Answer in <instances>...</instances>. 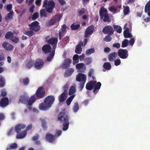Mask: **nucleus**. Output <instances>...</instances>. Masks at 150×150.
<instances>
[{
    "label": "nucleus",
    "mask_w": 150,
    "mask_h": 150,
    "mask_svg": "<svg viewBox=\"0 0 150 150\" xmlns=\"http://www.w3.org/2000/svg\"><path fill=\"white\" fill-rule=\"evenodd\" d=\"M12 8V5L11 4L8 5L6 7V10L8 11H10Z\"/></svg>",
    "instance_id": "nucleus-61"
},
{
    "label": "nucleus",
    "mask_w": 150,
    "mask_h": 150,
    "mask_svg": "<svg viewBox=\"0 0 150 150\" xmlns=\"http://www.w3.org/2000/svg\"><path fill=\"white\" fill-rule=\"evenodd\" d=\"M67 93H62L59 97V101L62 102L64 101L67 98Z\"/></svg>",
    "instance_id": "nucleus-30"
},
{
    "label": "nucleus",
    "mask_w": 150,
    "mask_h": 150,
    "mask_svg": "<svg viewBox=\"0 0 150 150\" xmlns=\"http://www.w3.org/2000/svg\"><path fill=\"white\" fill-rule=\"evenodd\" d=\"M57 118L61 122H63V130L64 131L67 130L69 127V117L68 115L66 113L64 110L59 112Z\"/></svg>",
    "instance_id": "nucleus-1"
},
{
    "label": "nucleus",
    "mask_w": 150,
    "mask_h": 150,
    "mask_svg": "<svg viewBox=\"0 0 150 150\" xmlns=\"http://www.w3.org/2000/svg\"><path fill=\"white\" fill-rule=\"evenodd\" d=\"M91 62L92 59L90 58H87L85 60V62L86 65L89 64L91 63Z\"/></svg>",
    "instance_id": "nucleus-55"
},
{
    "label": "nucleus",
    "mask_w": 150,
    "mask_h": 150,
    "mask_svg": "<svg viewBox=\"0 0 150 150\" xmlns=\"http://www.w3.org/2000/svg\"><path fill=\"white\" fill-rule=\"evenodd\" d=\"M103 67L106 70H110L111 68V66L109 62H105L103 65Z\"/></svg>",
    "instance_id": "nucleus-41"
},
{
    "label": "nucleus",
    "mask_w": 150,
    "mask_h": 150,
    "mask_svg": "<svg viewBox=\"0 0 150 150\" xmlns=\"http://www.w3.org/2000/svg\"><path fill=\"white\" fill-rule=\"evenodd\" d=\"M124 35L125 38H131L132 36V34L129 32L124 33Z\"/></svg>",
    "instance_id": "nucleus-58"
},
{
    "label": "nucleus",
    "mask_w": 150,
    "mask_h": 150,
    "mask_svg": "<svg viewBox=\"0 0 150 150\" xmlns=\"http://www.w3.org/2000/svg\"><path fill=\"white\" fill-rule=\"evenodd\" d=\"M79 55H78L75 54L74 55L73 57V64H75L79 62Z\"/></svg>",
    "instance_id": "nucleus-43"
},
{
    "label": "nucleus",
    "mask_w": 150,
    "mask_h": 150,
    "mask_svg": "<svg viewBox=\"0 0 150 150\" xmlns=\"http://www.w3.org/2000/svg\"><path fill=\"white\" fill-rule=\"evenodd\" d=\"M74 71V69L73 68H67L64 73V77H66L70 76Z\"/></svg>",
    "instance_id": "nucleus-26"
},
{
    "label": "nucleus",
    "mask_w": 150,
    "mask_h": 150,
    "mask_svg": "<svg viewBox=\"0 0 150 150\" xmlns=\"http://www.w3.org/2000/svg\"><path fill=\"white\" fill-rule=\"evenodd\" d=\"M62 16L59 14L55 15L50 20L49 24L50 25H52L57 21H59L62 18Z\"/></svg>",
    "instance_id": "nucleus-11"
},
{
    "label": "nucleus",
    "mask_w": 150,
    "mask_h": 150,
    "mask_svg": "<svg viewBox=\"0 0 150 150\" xmlns=\"http://www.w3.org/2000/svg\"><path fill=\"white\" fill-rule=\"evenodd\" d=\"M99 15L100 19L103 18L104 22H110V18L106 9L104 8H101L99 11Z\"/></svg>",
    "instance_id": "nucleus-6"
},
{
    "label": "nucleus",
    "mask_w": 150,
    "mask_h": 150,
    "mask_svg": "<svg viewBox=\"0 0 150 150\" xmlns=\"http://www.w3.org/2000/svg\"><path fill=\"white\" fill-rule=\"evenodd\" d=\"M55 6V3L52 0L48 1L47 0H45L43 1L42 7L46 8L47 12L48 13H52Z\"/></svg>",
    "instance_id": "nucleus-5"
},
{
    "label": "nucleus",
    "mask_w": 150,
    "mask_h": 150,
    "mask_svg": "<svg viewBox=\"0 0 150 150\" xmlns=\"http://www.w3.org/2000/svg\"><path fill=\"white\" fill-rule=\"evenodd\" d=\"M76 69L79 70L80 71L82 72H84L86 70V67L83 63H78L76 66Z\"/></svg>",
    "instance_id": "nucleus-19"
},
{
    "label": "nucleus",
    "mask_w": 150,
    "mask_h": 150,
    "mask_svg": "<svg viewBox=\"0 0 150 150\" xmlns=\"http://www.w3.org/2000/svg\"><path fill=\"white\" fill-rule=\"evenodd\" d=\"M43 87L42 86L39 88L37 90L34 95H35L38 99H40L44 97L45 92L43 91Z\"/></svg>",
    "instance_id": "nucleus-9"
},
{
    "label": "nucleus",
    "mask_w": 150,
    "mask_h": 150,
    "mask_svg": "<svg viewBox=\"0 0 150 150\" xmlns=\"http://www.w3.org/2000/svg\"><path fill=\"white\" fill-rule=\"evenodd\" d=\"M69 87L68 84H66L64 85L63 87V89L64 90L63 92L65 93H67V90Z\"/></svg>",
    "instance_id": "nucleus-59"
},
{
    "label": "nucleus",
    "mask_w": 150,
    "mask_h": 150,
    "mask_svg": "<svg viewBox=\"0 0 150 150\" xmlns=\"http://www.w3.org/2000/svg\"><path fill=\"white\" fill-rule=\"evenodd\" d=\"M86 11V9L84 8H82L81 9H78L77 10L78 16H80L84 13Z\"/></svg>",
    "instance_id": "nucleus-44"
},
{
    "label": "nucleus",
    "mask_w": 150,
    "mask_h": 150,
    "mask_svg": "<svg viewBox=\"0 0 150 150\" xmlns=\"http://www.w3.org/2000/svg\"><path fill=\"white\" fill-rule=\"evenodd\" d=\"M94 71L92 69H91L89 70L88 73V77H91L94 74Z\"/></svg>",
    "instance_id": "nucleus-62"
},
{
    "label": "nucleus",
    "mask_w": 150,
    "mask_h": 150,
    "mask_svg": "<svg viewBox=\"0 0 150 150\" xmlns=\"http://www.w3.org/2000/svg\"><path fill=\"white\" fill-rule=\"evenodd\" d=\"M13 11H10L7 15V16H6L5 19L6 20L8 21L9 19H12L13 18Z\"/></svg>",
    "instance_id": "nucleus-42"
},
{
    "label": "nucleus",
    "mask_w": 150,
    "mask_h": 150,
    "mask_svg": "<svg viewBox=\"0 0 150 150\" xmlns=\"http://www.w3.org/2000/svg\"><path fill=\"white\" fill-rule=\"evenodd\" d=\"M69 41V36H66L63 39V42L65 44H67Z\"/></svg>",
    "instance_id": "nucleus-57"
},
{
    "label": "nucleus",
    "mask_w": 150,
    "mask_h": 150,
    "mask_svg": "<svg viewBox=\"0 0 150 150\" xmlns=\"http://www.w3.org/2000/svg\"><path fill=\"white\" fill-rule=\"evenodd\" d=\"M14 35L13 33L11 31H8L6 33L5 38L7 39L11 40Z\"/></svg>",
    "instance_id": "nucleus-32"
},
{
    "label": "nucleus",
    "mask_w": 150,
    "mask_h": 150,
    "mask_svg": "<svg viewBox=\"0 0 150 150\" xmlns=\"http://www.w3.org/2000/svg\"><path fill=\"white\" fill-rule=\"evenodd\" d=\"M124 9L123 10L124 14L125 15H128L129 12V8L128 6H123Z\"/></svg>",
    "instance_id": "nucleus-46"
},
{
    "label": "nucleus",
    "mask_w": 150,
    "mask_h": 150,
    "mask_svg": "<svg viewBox=\"0 0 150 150\" xmlns=\"http://www.w3.org/2000/svg\"><path fill=\"white\" fill-rule=\"evenodd\" d=\"M40 13L41 17H46L47 16L45 9H41L40 11Z\"/></svg>",
    "instance_id": "nucleus-47"
},
{
    "label": "nucleus",
    "mask_w": 150,
    "mask_h": 150,
    "mask_svg": "<svg viewBox=\"0 0 150 150\" xmlns=\"http://www.w3.org/2000/svg\"><path fill=\"white\" fill-rule=\"evenodd\" d=\"M55 136L49 133L46 134L45 137L46 140L50 143L53 142L55 140Z\"/></svg>",
    "instance_id": "nucleus-18"
},
{
    "label": "nucleus",
    "mask_w": 150,
    "mask_h": 150,
    "mask_svg": "<svg viewBox=\"0 0 150 150\" xmlns=\"http://www.w3.org/2000/svg\"><path fill=\"white\" fill-rule=\"evenodd\" d=\"M5 84V79L2 75H0V87H4Z\"/></svg>",
    "instance_id": "nucleus-37"
},
{
    "label": "nucleus",
    "mask_w": 150,
    "mask_h": 150,
    "mask_svg": "<svg viewBox=\"0 0 150 150\" xmlns=\"http://www.w3.org/2000/svg\"><path fill=\"white\" fill-rule=\"evenodd\" d=\"M94 30V27L93 25H91L89 26L86 29L84 37L86 38L90 35L93 34Z\"/></svg>",
    "instance_id": "nucleus-14"
},
{
    "label": "nucleus",
    "mask_w": 150,
    "mask_h": 150,
    "mask_svg": "<svg viewBox=\"0 0 150 150\" xmlns=\"http://www.w3.org/2000/svg\"><path fill=\"white\" fill-rule=\"evenodd\" d=\"M39 17L38 13L37 12L35 13L32 15V20L33 21L35 20Z\"/></svg>",
    "instance_id": "nucleus-56"
},
{
    "label": "nucleus",
    "mask_w": 150,
    "mask_h": 150,
    "mask_svg": "<svg viewBox=\"0 0 150 150\" xmlns=\"http://www.w3.org/2000/svg\"><path fill=\"white\" fill-rule=\"evenodd\" d=\"M29 98L28 96L25 95L21 96L19 98V102L21 103L26 104L29 100Z\"/></svg>",
    "instance_id": "nucleus-24"
},
{
    "label": "nucleus",
    "mask_w": 150,
    "mask_h": 150,
    "mask_svg": "<svg viewBox=\"0 0 150 150\" xmlns=\"http://www.w3.org/2000/svg\"><path fill=\"white\" fill-rule=\"evenodd\" d=\"M26 127L25 124H20L17 125L15 127V129L17 133L20 132L22 129H24Z\"/></svg>",
    "instance_id": "nucleus-23"
},
{
    "label": "nucleus",
    "mask_w": 150,
    "mask_h": 150,
    "mask_svg": "<svg viewBox=\"0 0 150 150\" xmlns=\"http://www.w3.org/2000/svg\"><path fill=\"white\" fill-rule=\"evenodd\" d=\"M145 10L147 13L148 16L150 17V0L148 2L145 7Z\"/></svg>",
    "instance_id": "nucleus-31"
},
{
    "label": "nucleus",
    "mask_w": 150,
    "mask_h": 150,
    "mask_svg": "<svg viewBox=\"0 0 150 150\" xmlns=\"http://www.w3.org/2000/svg\"><path fill=\"white\" fill-rule=\"evenodd\" d=\"M76 92V86L75 85L71 86L69 92V95L71 96L74 95Z\"/></svg>",
    "instance_id": "nucleus-28"
},
{
    "label": "nucleus",
    "mask_w": 150,
    "mask_h": 150,
    "mask_svg": "<svg viewBox=\"0 0 150 150\" xmlns=\"http://www.w3.org/2000/svg\"><path fill=\"white\" fill-rule=\"evenodd\" d=\"M67 26L65 24L62 25L61 28V30L59 31V39L60 40H61L62 37H63V34L66 31Z\"/></svg>",
    "instance_id": "nucleus-22"
},
{
    "label": "nucleus",
    "mask_w": 150,
    "mask_h": 150,
    "mask_svg": "<svg viewBox=\"0 0 150 150\" xmlns=\"http://www.w3.org/2000/svg\"><path fill=\"white\" fill-rule=\"evenodd\" d=\"M111 35L108 34L103 39V40L107 42H109L111 41L112 39V38L110 36Z\"/></svg>",
    "instance_id": "nucleus-50"
},
{
    "label": "nucleus",
    "mask_w": 150,
    "mask_h": 150,
    "mask_svg": "<svg viewBox=\"0 0 150 150\" xmlns=\"http://www.w3.org/2000/svg\"><path fill=\"white\" fill-rule=\"evenodd\" d=\"M114 31L112 27L110 25L105 26L102 30V32L104 34L110 35H113Z\"/></svg>",
    "instance_id": "nucleus-10"
},
{
    "label": "nucleus",
    "mask_w": 150,
    "mask_h": 150,
    "mask_svg": "<svg viewBox=\"0 0 150 150\" xmlns=\"http://www.w3.org/2000/svg\"><path fill=\"white\" fill-rule=\"evenodd\" d=\"M54 100V98L53 96L50 95L47 96L44 99V103L40 104L39 109L43 110L48 109L53 103Z\"/></svg>",
    "instance_id": "nucleus-2"
},
{
    "label": "nucleus",
    "mask_w": 150,
    "mask_h": 150,
    "mask_svg": "<svg viewBox=\"0 0 150 150\" xmlns=\"http://www.w3.org/2000/svg\"><path fill=\"white\" fill-rule=\"evenodd\" d=\"M36 100V99L35 95H33L30 98H29V100L28 101V104L27 105H28L30 106H31Z\"/></svg>",
    "instance_id": "nucleus-29"
},
{
    "label": "nucleus",
    "mask_w": 150,
    "mask_h": 150,
    "mask_svg": "<svg viewBox=\"0 0 150 150\" xmlns=\"http://www.w3.org/2000/svg\"><path fill=\"white\" fill-rule=\"evenodd\" d=\"M71 62V60L69 58H66L64 60V62L62 65L63 69H66L69 67L70 64Z\"/></svg>",
    "instance_id": "nucleus-20"
},
{
    "label": "nucleus",
    "mask_w": 150,
    "mask_h": 150,
    "mask_svg": "<svg viewBox=\"0 0 150 150\" xmlns=\"http://www.w3.org/2000/svg\"><path fill=\"white\" fill-rule=\"evenodd\" d=\"M58 39L57 38H51L48 40H47V43L53 45L52 50H55L56 48Z\"/></svg>",
    "instance_id": "nucleus-13"
},
{
    "label": "nucleus",
    "mask_w": 150,
    "mask_h": 150,
    "mask_svg": "<svg viewBox=\"0 0 150 150\" xmlns=\"http://www.w3.org/2000/svg\"><path fill=\"white\" fill-rule=\"evenodd\" d=\"M55 51V50H52V52L47 57L46 60L47 61L50 62L53 59Z\"/></svg>",
    "instance_id": "nucleus-36"
},
{
    "label": "nucleus",
    "mask_w": 150,
    "mask_h": 150,
    "mask_svg": "<svg viewBox=\"0 0 150 150\" xmlns=\"http://www.w3.org/2000/svg\"><path fill=\"white\" fill-rule=\"evenodd\" d=\"M109 10L111 12H113V13H115L117 10V8L115 6H112L109 8Z\"/></svg>",
    "instance_id": "nucleus-54"
},
{
    "label": "nucleus",
    "mask_w": 150,
    "mask_h": 150,
    "mask_svg": "<svg viewBox=\"0 0 150 150\" xmlns=\"http://www.w3.org/2000/svg\"><path fill=\"white\" fill-rule=\"evenodd\" d=\"M95 50L94 48H91L88 49L86 50V55H89L95 52Z\"/></svg>",
    "instance_id": "nucleus-45"
},
{
    "label": "nucleus",
    "mask_w": 150,
    "mask_h": 150,
    "mask_svg": "<svg viewBox=\"0 0 150 150\" xmlns=\"http://www.w3.org/2000/svg\"><path fill=\"white\" fill-rule=\"evenodd\" d=\"M83 46V42L82 41L80 42L76 46L75 50V52L76 53L79 54H80L82 51V48L81 46Z\"/></svg>",
    "instance_id": "nucleus-17"
},
{
    "label": "nucleus",
    "mask_w": 150,
    "mask_h": 150,
    "mask_svg": "<svg viewBox=\"0 0 150 150\" xmlns=\"http://www.w3.org/2000/svg\"><path fill=\"white\" fill-rule=\"evenodd\" d=\"M18 145L16 143H14L10 145L6 148V150H11L17 148Z\"/></svg>",
    "instance_id": "nucleus-35"
},
{
    "label": "nucleus",
    "mask_w": 150,
    "mask_h": 150,
    "mask_svg": "<svg viewBox=\"0 0 150 150\" xmlns=\"http://www.w3.org/2000/svg\"><path fill=\"white\" fill-rule=\"evenodd\" d=\"M2 46L5 50L7 51H11L14 48L13 45L7 42H4L2 43Z\"/></svg>",
    "instance_id": "nucleus-15"
},
{
    "label": "nucleus",
    "mask_w": 150,
    "mask_h": 150,
    "mask_svg": "<svg viewBox=\"0 0 150 150\" xmlns=\"http://www.w3.org/2000/svg\"><path fill=\"white\" fill-rule=\"evenodd\" d=\"M113 47L118 49L120 47V45L119 43H115L113 44Z\"/></svg>",
    "instance_id": "nucleus-64"
},
{
    "label": "nucleus",
    "mask_w": 150,
    "mask_h": 150,
    "mask_svg": "<svg viewBox=\"0 0 150 150\" xmlns=\"http://www.w3.org/2000/svg\"><path fill=\"white\" fill-rule=\"evenodd\" d=\"M19 81L21 83L23 82V85L27 86L29 84L30 80L28 78L26 77L23 79H20Z\"/></svg>",
    "instance_id": "nucleus-34"
},
{
    "label": "nucleus",
    "mask_w": 150,
    "mask_h": 150,
    "mask_svg": "<svg viewBox=\"0 0 150 150\" xmlns=\"http://www.w3.org/2000/svg\"><path fill=\"white\" fill-rule=\"evenodd\" d=\"M87 79L86 76L82 73H79L76 76V81L80 82L79 88L81 91L84 86Z\"/></svg>",
    "instance_id": "nucleus-4"
},
{
    "label": "nucleus",
    "mask_w": 150,
    "mask_h": 150,
    "mask_svg": "<svg viewBox=\"0 0 150 150\" xmlns=\"http://www.w3.org/2000/svg\"><path fill=\"white\" fill-rule=\"evenodd\" d=\"M117 54L120 58L126 59L128 56V51L127 49H120L118 51Z\"/></svg>",
    "instance_id": "nucleus-8"
},
{
    "label": "nucleus",
    "mask_w": 150,
    "mask_h": 150,
    "mask_svg": "<svg viewBox=\"0 0 150 150\" xmlns=\"http://www.w3.org/2000/svg\"><path fill=\"white\" fill-rule=\"evenodd\" d=\"M5 115L4 113H0V120H4L5 119Z\"/></svg>",
    "instance_id": "nucleus-63"
},
{
    "label": "nucleus",
    "mask_w": 150,
    "mask_h": 150,
    "mask_svg": "<svg viewBox=\"0 0 150 150\" xmlns=\"http://www.w3.org/2000/svg\"><path fill=\"white\" fill-rule=\"evenodd\" d=\"M80 27V24H75L74 23H73L70 25V28L72 30H78Z\"/></svg>",
    "instance_id": "nucleus-33"
},
{
    "label": "nucleus",
    "mask_w": 150,
    "mask_h": 150,
    "mask_svg": "<svg viewBox=\"0 0 150 150\" xmlns=\"http://www.w3.org/2000/svg\"><path fill=\"white\" fill-rule=\"evenodd\" d=\"M24 34L29 37H30L34 35V33L32 30H30L25 31L24 32Z\"/></svg>",
    "instance_id": "nucleus-40"
},
{
    "label": "nucleus",
    "mask_w": 150,
    "mask_h": 150,
    "mask_svg": "<svg viewBox=\"0 0 150 150\" xmlns=\"http://www.w3.org/2000/svg\"><path fill=\"white\" fill-rule=\"evenodd\" d=\"M129 41L128 40L125 39L122 42V43L121 47L124 48L127 47L129 44Z\"/></svg>",
    "instance_id": "nucleus-48"
},
{
    "label": "nucleus",
    "mask_w": 150,
    "mask_h": 150,
    "mask_svg": "<svg viewBox=\"0 0 150 150\" xmlns=\"http://www.w3.org/2000/svg\"><path fill=\"white\" fill-rule=\"evenodd\" d=\"M51 47L48 44L43 45L42 47V50L45 53H47L50 52Z\"/></svg>",
    "instance_id": "nucleus-21"
},
{
    "label": "nucleus",
    "mask_w": 150,
    "mask_h": 150,
    "mask_svg": "<svg viewBox=\"0 0 150 150\" xmlns=\"http://www.w3.org/2000/svg\"><path fill=\"white\" fill-rule=\"evenodd\" d=\"M113 27L116 32L119 33H120L122 32V28L120 26L117 25H113Z\"/></svg>",
    "instance_id": "nucleus-38"
},
{
    "label": "nucleus",
    "mask_w": 150,
    "mask_h": 150,
    "mask_svg": "<svg viewBox=\"0 0 150 150\" xmlns=\"http://www.w3.org/2000/svg\"><path fill=\"white\" fill-rule=\"evenodd\" d=\"M79 109V106L78 103L77 102H76L74 103V105L73 108V111L74 112H77Z\"/></svg>",
    "instance_id": "nucleus-51"
},
{
    "label": "nucleus",
    "mask_w": 150,
    "mask_h": 150,
    "mask_svg": "<svg viewBox=\"0 0 150 150\" xmlns=\"http://www.w3.org/2000/svg\"><path fill=\"white\" fill-rule=\"evenodd\" d=\"M117 56V53L115 52H113L110 53L108 57V59L110 61H114Z\"/></svg>",
    "instance_id": "nucleus-25"
},
{
    "label": "nucleus",
    "mask_w": 150,
    "mask_h": 150,
    "mask_svg": "<svg viewBox=\"0 0 150 150\" xmlns=\"http://www.w3.org/2000/svg\"><path fill=\"white\" fill-rule=\"evenodd\" d=\"M115 65L116 66L119 65L121 63V61L120 59H117L114 61Z\"/></svg>",
    "instance_id": "nucleus-60"
},
{
    "label": "nucleus",
    "mask_w": 150,
    "mask_h": 150,
    "mask_svg": "<svg viewBox=\"0 0 150 150\" xmlns=\"http://www.w3.org/2000/svg\"><path fill=\"white\" fill-rule=\"evenodd\" d=\"M101 84L100 82L91 80L88 82L86 85V88L87 90H91L94 88L93 92L96 93L100 88Z\"/></svg>",
    "instance_id": "nucleus-3"
},
{
    "label": "nucleus",
    "mask_w": 150,
    "mask_h": 150,
    "mask_svg": "<svg viewBox=\"0 0 150 150\" xmlns=\"http://www.w3.org/2000/svg\"><path fill=\"white\" fill-rule=\"evenodd\" d=\"M41 121L42 124V127L43 129L44 130L46 129H47V127L46 126V121L44 119H42L41 120Z\"/></svg>",
    "instance_id": "nucleus-52"
},
{
    "label": "nucleus",
    "mask_w": 150,
    "mask_h": 150,
    "mask_svg": "<svg viewBox=\"0 0 150 150\" xmlns=\"http://www.w3.org/2000/svg\"><path fill=\"white\" fill-rule=\"evenodd\" d=\"M10 40L15 43H17L19 41V39L18 37L13 35Z\"/></svg>",
    "instance_id": "nucleus-53"
},
{
    "label": "nucleus",
    "mask_w": 150,
    "mask_h": 150,
    "mask_svg": "<svg viewBox=\"0 0 150 150\" xmlns=\"http://www.w3.org/2000/svg\"><path fill=\"white\" fill-rule=\"evenodd\" d=\"M75 94L71 96L69 98H67L66 100V103L67 105L69 106L70 104L71 101L75 97Z\"/></svg>",
    "instance_id": "nucleus-39"
},
{
    "label": "nucleus",
    "mask_w": 150,
    "mask_h": 150,
    "mask_svg": "<svg viewBox=\"0 0 150 150\" xmlns=\"http://www.w3.org/2000/svg\"><path fill=\"white\" fill-rule=\"evenodd\" d=\"M8 99L6 97L0 100V107L1 108H5L9 104Z\"/></svg>",
    "instance_id": "nucleus-16"
},
{
    "label": "nucleus",
    "mask_w": 150,
    "mask_h": 150,
    "mask_svg": "<svg viewBox=\"0 0 150 150\" xmlns=\"http://www.w3.org/2000/svg\"><path fill=\"white\" fill-rule=\"evenodd\" d=\"M44 66V62L40 58L37 59L34 63V67L38 69H40Z\"/></svg>",
    "instance_id": "nucleus-12"
},
{
    "label": "nucleus",
    "mask_w": 150,
    "mask_h": 150,
    "mask_svg": "<svg viewBox=\"0 0 150 150\" xmlns=\"http://www.w3.org/2000/svg\"><path fill=\"white\" fill-rule=\"evenodd\" d=\"M17 134L16 136V138L18 139H21L24 138L27 134V131L26 130H24L21 132L17 133Z\"/></svg>",
    "instance_id": "nucleus-27"
},
{
    "label": "nucleus",
    "mask_w": 150,
    "mask_h": 150,
    "mask_svg": "<svg viewBox=\"0 0 150 150\" xmlns=\"http://www.w3.org/2000/svg\"><path fill=\"white\" fill-rule=\"evenodd\" d=\"M39 23L38 21H35L32 22L30 24L28 25L29 29L33 31L37 32L40 29V26L39 25Z\"/></svg>",
    "instance_id": "nucleus-7"
},
{
    "label": "nucleus",
    "mask_w": 150,
    "mask_h": 150,
    "mask_svg": "<svg viewBox=\"0 0 150 150\" xmlns=\"http://www.w3.org/2000/svg\"><path fill=\"white\" fill-rule=\"evenodd\" d=\"M33 66H34V63L32 61H29L26 64V67L29 69L31 68Z\"/></svg>",
    "instance_id": "nucleus-49"
}]
</instances>
